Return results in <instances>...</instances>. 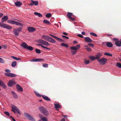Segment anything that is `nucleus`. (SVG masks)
Here are the masks:
<instances>
[{
    "label": "nucleus",
    "instance_id": "obj_43",
    "mask_svg": "<svg viewBox=\"0 0 121 121\" xmlns=\"http://www.w3.org/2000/svg\"><path fill=\"white\" fill-rule=\"evenodd\" d=\"M76 48L77 50L78 49L80 48V45L78 44L77 45L74 46Z\"/></svg>",
    "mask_w": 121,
    "mask_h": 121
},
{
    "label": "nucleus",
    "instance_id": "obj_4",
    "mask_svg": "<svg viewBox=\"0 0 121 121\" xmlns=\"http://www.w3.org/2000/svg\"><path fill=\"white\" fill-rule=\"evenodd\" d=\"M0 26L4 28H6L8 29H11L12 27L10 26L9 25L6 24L2 23L0 22Z\"/></svg>",
    "mask_w": 121,
    "mask_h": 121
},
{
    "label": "nucleus",
    "instance_id": "obj_48",
    "mask_svg": "<svg viewBox=\"0 0 121 121\" xmlns=\"http://www.w3.org/2000/svg\"><path fill=\"white\" fill-rule=\"evenodd\" d=\"M87 45L89 47H93L94 46V45L92 43H89Z\"/></svg>",
    "mask_w": 121,
    "mask_h": 121
},
{
    "label": "nucleus",
    "instance_id": "obj_60",
    "mask_svg": "<svg viewBox=\"0 0 121 121\" xmlns=\"http://www.w3.org/2000/svg\"><path fill=\"white\" fill-rule=\"evenodd\" d=\"M78 43V42L76 41H74L73 42V43L74 44H76V43Z\"/></svg>",
    "mask_w": 121,
    "mask_h": 121
},
{
    "label": "nucleus",
    "instance_id": "obj_47",
    "mask_svg": "<svg viewBox=\"0 0 121 121\" xmlns=\"http://www.w3.org/2000/svg\"><path fill=\"white\" fill-rule=\"evenodd\" d=\"M77 51H71V52L72 53V54L73 55H74L76 54Z\"/></svg>",
    "mask_w": 121,
    "mask_h": 121
},
{
    "label": "nucleus",
    "instance_id": "obj_23",
    "mask_svg": "<svg viewBox=\"0 0 121 121\" xmlns=\"http://www.w3.org/2000/svg\"><path fill=\"white\" fill-rule=\"evenodd\" d=\"M15 5L18 6H20L22 5V3L19 1H17L15 3Z\"/></svg>",
    "mask_w": 121,
    "mask_h": 121
},
{
    "label": "nucleus",
    "instance_id": "obj_35",
    "mask_svg": "<svg viewBox=\"0 0 121 121\" xmlns=\"http://www.w3.org/2000/svg\"><path fill=\"white\" fill-rule=\"evenodd\" d=\"M61 45L62 46L65 47L66 48H67L69 47L67 45L64 43H62Z\"/></svg>",
    "mask_w": 121,
    "mask_h": 121
},
{
    "label": "nucleus",
    "instance_id": "obj_28",
    "mask_svg": "<svg viewBox=\"0 0 121 121\" xmlns=\"http://www.w3.org/2000/svg\"><path fill=\"white\" fill-rule=\"evenodd\" d=\"M54 105L55 108L57 109V108H60L61 107V106L59 104H55Z\"/></svg>",
    "mask_w": 121,
    "mask_h": 121
},
{
    "label": "nucleus",
    "instance_id": "obj_42",
    "mask_svg": "<svg viewBox=\"0 0 121 121\" xmlns=\"http://www.w3.org/2000/svg\"><path fill=\"white\" fill-rule=\"evenodd\" d=\"M43 67L45 68H47L48 67V64L46 63L43 64Z\"/></svg>",
    "mask_w": 121,
    "mask_h": 121
},
{
    "label": "nucleus",
    "instance_id": "obj_58",
    "mask_svg": "<svg viewBox=\"0 0 121 121\" xmlns=\"http://www.w3.org/2000/svg\"><path fill=\"white\" fill-rule=\"evenodd\" d=\"M69 18L71 19V20L73 21H74L75 20V18H72V17H71V18Z\"/></svg>",
    "mask_w": 121,
    "mask_h": 121
},
{
    "label": "nucleus",
    "instance_id": "obj_45",
    "mask_svg": "<svg viewBox=\"0 0 121 121\" xmlns=\"http://www.w3.org/2000/svg\"><path fill=\"white\" fill-rule=\"evenodd\" d=\"M4 60H3V59L0 57V63H4Z\"/></svg>",
    "mask_w": 121,
    "mask_h": 121
},
{
    "label": "nucleus",
    "instance_id": "obj_31",
    "mask_svg": "<svg viewBox=\"0 0 121 121\" xmlns=\"http://www.w3.org/2000/svg\"><path fill=\"white\" fill-rule=\"evenodd\" d=\"M17 63V62L16 61H14L11 64L12 66L13 67H15Z\"/></svg>",
    "mask_w": 121,
    "mask_h": 121
},
{
    "label": "nucleus",
    "instance_id": "obj_64",
    "mask_svg": "<svg viewBox=\"0 0 121 121\" xmlns=\"http://www.w3.org/2000/svg\"><path fill=\"white\" fill-rule=\"evenodd\" d=\"M16 60H20L21 59L20 58H17L16 57Z\"/></svg>",
    "mask_w": 121,
    "mask_h": 121
},
{
    "label": "nucleus",
    "instance_id": "obj_55",
    "mask_svg": "<svg viewBox=\"0 0 121 121\" xmlns=\"http://www.w3.org/2000/svg\"><path fill=\"white\" fill-rule=\"evenodd\" d=\"M62 36L63 38H65L66 39H69V38L68 37H67V36H64V35H62Z\"/></svg>",
    "mask_w": 121,
    "mask_h": 121
},
{
    "label": "nucleus",
    "instance_id": "obj_39",
    "mask_svg": "<svg viewBox=\"0 0 121 121\" xmlns=\"http://www.w3.org/2000/svg\"><path fill=\"white\" fill-rule=\"evenodd\" d=\"M90 34L91 35L95 36L97 37V35L95 33H93V32H91L90 33Z\"/></svg>",
    "mask_w": 121,
    "mask_h": 121
},
{
    "label": "nucleus",
    "instance_id": "obj_32",
    "mask_svg": "<svg viewBox=\"0 0 121 121\" xmlns=\"http://www.w3.org/2000/svg\"><path fill=\"white\" fill-rule=\"evenodd\" d=\"M39 116L41 118V120L43 121H48L46 118V117H41L40 115H39Z\"/></svg>",
    "mask_w": 121,
    "mask_h": 121
},
{
    "label": "nucleus",
    "instance_id": "obj_10",
    "mask_svg": "<svg viewBox=\"0 0 121 121\" xmlns=\"http://www.w3.org/2000/svg\"><path fill=\"white\" fill-rule=\"evenodd\" d=\"M105 43L106 44V46L108 47L111 48L113 46V44L112 43L110 42H103L102 43V44H104Z\"/></svg>",
    "mask_w": 121,
    "mask_h": 121
},
{
    "label": "nucleus",
    "instance_id": "obj_8",
    "mask_svg": "<svg viewBox=\"0 0 121 121\" xmlns=\"http://www.w3.org/2000/svg\"><path fill=\"white\" fill-rule=\"evenodd\" d=\"M49 35L55 38L56 40H58L59 42H64V40L62 39H61L59 38H58L55 36H54L51 34H50Z\"/></svg>",
    "mask_w": 121,
    "mask_h": 121
},
{
    "label": "nucleus",
    "instance_id": "obj_2",
    "mask_svg": "<svg viewBox=\"0 0 121 121\" xmlns=\"http://www.w3.org/2000/svg\"><path fill=\"white\" fill-rule=\"evenodd\" d=\"M23 27L21 26L17 28L14 29L13 32L14 33L15 35L17 36L19 34V32L22 30Z\"/></svg>",
    "mask_w": 121,
    "mask_h": 121
},
{
    "label": "nucleus",
    "instance_id": "obj_52",
    "mask_svg": "<svg viewBox=\"0 0 121 121\" xmlns=\"http://www.w3.org/2000/svg\"><path fill=\"white\" fill-rule=\"evenodd\" d=\"M5 71L7 72H10V71L9 69H6L5 70Z\"/></svg>",
    "mask_w": 121,
    "mask_h": 121
},
{
    "label": "nucleus",
    "instance_id": "obj_6",
    "mask_svg": "<svg viewBox=\"0 0 121 121\" xmlns=\"http://www.w3.org/2000/svg\"><path fill=\"white\" fill-rule=\"evenodd\" d=\"M21 45L25 49L30 50V46H28V45L25 43H23L21 44Z\"/></svg>",
    "mask_w": 121,
    "mask_h": 121
},
{
    "label": "nucleus",
    "instance_id": "obj_18",
    "mask_svg": "<svg viewBox=\"0 0 121 121\" xmlns=\"http://www.w3.org/2000/svg\"><path fill=\"white\" fill-rule=\"evenodd\" d=\"M42 37L43 39L47 41L48 40L49 37V36L45 35H42Z\"/></svg>",
    "mask_w": 121,
    "mask_h": 121
},
{
    "label": "nucleus",
    "instance_id": "obj_38",
    "mask_svg": "<svg viewBox=\"0 0 121 121\" xmlns=\"http://www.w3.org/2000/svg\"><path fill=\"white\" fill-rule=\"evenodd\" d=\"M84 62L85 64L87 65L89 64L90 63V61L89 60H87L85 59L84 60Z\"/></svg>",
    "mask_w": 121,
    "mask_h": 121
},
{
    "label": "nucleus",
    "instance_id": "obj_21",
    "mask_svg": "<svg viewBox=\"0 0 121 121\" xmlns=\"http://www.w3.org/2000/svg\"><path fill=\"white\" fill-rule=\"evenodd\" d=\"M101 56V55L100 53H99L95 56V58L97 59L98 61V60H100L99 59Z\"/></svg>",
    "mask_w": 121,
    "mask_h": 121
},
{
    "label": "nucleus",
    "instance_id": "obj_53",
    "mask_svg": "<svg viewBox=\"0 0 121 121\" xmlns=\"http://www.w3.org/2000/svg\"><path fill=\"white\" fill-rule=\"evenodd\" d=\"M77 36L81 38H83V36L81 34H78L77 35Z\"/></svg>",
    "mask_w": 121,
    "mask_h": 121
},
{
    "label": "nucleus",
    "instance_id": "obj_29",
    "mask_svg": "<svg viewBox=\"0 0 121 121\" xmlns=\"http://www.w3.org/2000/svg\"><path fill=\"white\" fill-rule=\"evenodd\" d=\"M34 14L38 16L39 17H41L42 16V14L40 13L35 12L34 13Z\"/></svg>",
    "mask_w": 121,
    "mask_h": 121
},
{
    "label": "nucleus",
    "instance_id": "obj_41",
    "mask_svg": "<svg viewBox=\"0 0 121 121\" xmlns=\"http://www.w3.org/2000/svg\"><path fill=\"white\" fill-rule=\"evenodd\" d=\"M36 30L35 29L32 27H31V32H33Z\"/></svg>",
    "mask_w": 121,
    "mask_h": 121
},
{
    "label": "nucleus",
    "instance_id": "obj_15",
    "mask_svg": "<svg viewBox=\"0 0 121 121\" xmlns=\"http://www.w3.org/2000/svg\"><path fill=\"white\" fill-rule=\"evenodd\" d=\"M8 19V16H5L2 18L1 22H4L7 21Z\"/></svg>",
    "mask_w": 121,
    "mask_h": 121
},
{
    "label": "nucleus",
    "instance_id": "obj_63",
    "mask_svg": "<svg viewBox=\"0 0 121 121\" xmlns=\"http://www.w3.org/2000/svg\"><path fill=\"white\" fill-rule=\"evenodd\" d=\"M28 29L29 32H30V27H28Z\"/></svg>",
    "mask_w": 121,
    "mask_h": 121
},
{
    "label": "nucleus",
    "instance_id": "obj_7",
    "mask_svg": "<svg viewBox=\"0 0 121 121\" xmlns=\"http://www.w3.org/2000/svg\"><path fill=\"white\" fill-rule=\"evenodd\" d=\"M12 108L15 110L17 111V112L20 114H21L18 108L15 105L12 104L11 105Z\"/></svg>",
    "mask_w": 121,
    "mask_h": 121
},
{
    "label": "nucleus",
    "instance_id": "obj_62",
    "mask_svg": "<svg viewBox=\"0 0 121 121\" xmlns=\"http://www.w3.org/2000/svg\"><path fill=\"white\" fill-rule=\"evenodd\" d=\"M37 45H38V46H41L43 48V47H44V46L42 45L41 44H37Z\"/></svg>",
    "mask_w": 121,
    "mask_h": 121
},
{
    "label": "nucleus",
    "instance_id": "obj_54",
    "mask_svg": "<svg viewBox=\"0 0 121 121\" xmlns=\"http://www.w3.org/2000/svg\"><path fill=\"white\" fill-rule=\"evenodd\" d=\"M31 121H35V120L31 116Z\"/></svg>",
    "mask_w": 121,
    "mask_h": 121
},
{
    "label": "nucleus",
    "instance_id": "obj_26",
    "mask_svg": "<svg viewBox=\"0 0 121 121\" xmlns=\"http://www.w3.org/2000/svg\"><path fill=\"white\" fill-rule=\"evenodd\" d=\"M15 24L17 25H19V26H22L23 25V24L21 23L15 21Z\"/></svg>",
    "mask_w": 121,
    "mask_h": 121
},
{
    "label": "nucleus",
    "instance_id": "obj_14",
    "mask_svg": "<svg viewBox=\"0 0 121 121\" xmlns=\"http://www.w3.org/2000/svg\"><path fill=\"white\" fill-rule=\"evenodd\" d=\"M17 89L19 91L22 92L23 91V89L22 87L18 84L16 85Z\"/></svg>",
    "mask_w": 121,
    "mask_h": 121
},
{
    "label": "nucleus",
    "instance_id": "obj_22",
    "mask_svg": "<svg viewBox=\"0 0 121 121\" xmlns=\"http://www.w3.org/2000/svg\"><path fill=\"white\" fill-rule=\"evenodd\" d=\"M24 115L27 118H29V120H30V116L27 113L24 112Z\"/></svg>",
    "mask_w": 121,
    "mask_h": 121
},
{
    "label": "nucleus",
    "instance_id": "obj_17",
    "mask_svg": "<svg viewBox=\"0 0 121 121\" xmlns=\"http://www.w3.org/2000/svg\"><path fill=\"white\" fill-rule=\"evenodd\" d=\"M48 41L53 43H55L56 42V40L53 39L51 37H49V39Z\"/></svg>",
    "mask_w": 121,
    "mask_h": 121
},
{
    "label": "nucleus",
    "instance_id": "obj_11",
    "mask_svg": "<svg viewBox=\"0 0 121 121\" xmlns=\"http://www.w3.org/2000/svg\"><path fill=\"white\" fill-rule=\"evenodd\" d=\"M15 84L14 80H10L8 83V85L9 86H12Z\"/></svg>",
    "mask_w": 121,
    "mask_h": 121
},
{
    "label": "nucleus",
    "instance_id": "obj_33",
    "mask_svg": "<svg viewBox=\"0 0 121 121\" xmlns=\"http://www.w3.org/2000/svg\"><path fill=\"white\" fill-rule=\"evenodd\" d=\"M34 92L35 94L37 97H40L41 96V95L40 94H39L37 92H36L35 91H34Z\"/></svg>",
    "mask_w": 121,
    "mask_h": 121
},
{
    "label": "nucleus",
    "instance_id": "obj_34",
    "mask_svg": "<svg viewBox=\"0 0 121 121\" xmlns=\"http://www.w3.org/2000/svg\"><path fill=\"white\" fill-rule=\"evenodd\" d=\"M70 48L72 50H73L76 51H77V50L75 46L71 47H70Z\"/></svg>",
    "mask_w": 121,
    "mask_h": 121
},
{
    "label": "nucleus",
    "instance_id": "obj_51",
    "mask_svg": "<svg viewBox=\"0 0 121 121\" xmlns=\"http://www.w3.org/2000/svg\"><path fill=\"white\" fill-rule=\"evenodd\" d=\"M113 40L114 41H115L116 42H117V41H118V39H117L116 38H113Z\"/></svg>",
    "mask_w": 121,
    "mask_h": 121
},
{
    "label": "nucleus",
    "instance_id": "obj_61",
    "mask_svg": "<svg viewBox=\"0 0 121 121\" xmlns=\"http://www.w3.org/2000/svg\"><path fill=\"white\" fill-rule=\"evenodd\" d=\"M3 15V13H0V17H2Z\"/></svg>",
    "mask_w": 121,
    "mask_h": 121
},
{
    "label": "nucleus",
    "instance_id": "obj_44",
    "mask_svg": "<svg viewBox=\"0 0 121 121\" xmlns=\"http://www.w3.org/2000/svg\"><path fill=\"white\" fill-rule=\"evenodd\" d=\"M46 17H51V14L50 13L47 14L46 15Z\"/></svg>",
    "mask_w": 121,
    "mask_h": 121
},
{
    "label": "nucleus",
    "instance_id": "obj_12",
    "mask_svg": "<svg viewBox=\"0 0 121 121\" xmlns=\"http://www.w3.org/2000/svg\"><path fill=\"white\" fill-rule=\"evenodd\" d=\"M43 59L41 58H35L31 60V61L32 62H37L41 61L44 60Z\"/></svg>",
    "mask_w": 121,
    "mask_h": 121
},
{
    "label": "nucleus",
    "instance_id": "obj_9",
    "mask_svg": "<svg viewBox=\"0 0 121 121\" xmlns=\"http://www.w3.org/2000/svg\"><path fill=\"white\" fill-rule=\"evenodd\" d=\"M5 74L7 76H9L11 77H15L17 76V75L16 74L11 73H5Z\"/></svg>",
    "mask_w": 121,
    "mask_h": 121
},
{
    "label": "nucleus",
    "instance_id": "obj_37",
    "mask_svg": "<svg viewBox=\"0 0 121 121\" xmlns=\"http://www.w3.org/2000/svg\"><path fill=\"white\" fill-rule=\"evenodd\" d=\"M35 51L36 53H38L39 54L41 52L40 50L38 49H36L35 50Z\"/></svg>",
    "mask_w": 121,
    "mask_h": 121
},
{
    "label": "nucleus",
    "instance_id": "obj_46",
    "mask_svg": "<svg viewBox=\"0 0 121 121\" xmlns=\"http://www.w3.org/2000/svg\"><path fill=\"white\" fill-rule=\"evenodd\" d=\"M90 59L92 60H94L95 58V57H94V56H90Z\"/></svg>",
    "mask_w": 121,
    "mask_h": 121
},
{
    "label": "nucleus",
    "instance_id": "obj_20",
    "mask_svg": "<svg viewBox=\"0 0 121 121\" xmlns=\"http://www.w3.org/2000/svg\"><path fill=\"white\" fill-rule=\"evenodd\" d=\"M115 44L118 47H120L121 46V41H118L115 42Z\"/></svg>",
    "mask_w": 121,
    "mask_h": 121
},
{
    "label": "nucleus",
    "instance_id": "obj_57",
    "mask_svg": "<svg viewBox=\"0 0 121 121\" xmlns=\"http://www.w3.org/2000/svg\"><path fill=\"white\" fill-rule=\"evenodd\" d=\"M10 117L11 118H12V119L13 120V121H16L15 119L14 118H13V117H12V116H11Z\"/></svg>",
    "mask_w": 121,
    "mask_h": 121
},
{
    "label": "nucleus",
    "instance_id": "obj_13",
    "mask_svg": "<svg viewBox=\"0 0 121 121\" xmlns=\"http://www.w3.org/2000/svg\"><path fill=\"white\" fill-rule=\"evenodd\" d=\"M31 6H32L33 5L37 6L38 4V1H35L33 0H31Z\"/></svg>",
    "mask_w": 121,
    "mask_h": 121
},
{
    "label": "nucleus",
    "instance_id": "obj_27",
    "mask_svg": "<svg viewBox=\"0 0 121 121\" xmlns=\"http://www.w3.org/2000/svg\"><path fill=\"white\" fill-rule=\"evenodd\" d=\"M43 23L45 24H49L50 23L49 21L46 20H44L43 21Z\"/></svg>",
    "mask_w": 121,
    "mask_h": 121
},
{
    "label": "nucleus",
    "instance_id": "obj_1",
    "mask_svg": "<svg viewBox=\"0 0 121 121\" xmlns=\"http://www.w3.org/2000/svg\"><path fill=\"white\" fill-rule=\"evenodd\" d=\"M39 109L40 112L45 116H47L49 115V113L47 109L43 107H40Z\"/></svg>",
    "mask_w": 121,
    "mask_h": 121
},
{
    "label": "nucleus",
    "instance_id": "obj_19",
    "mask_svg": "<svg viewBox=\"0 0 121 121\" xmlns=\"http://www.w3.org/2000/svg\"><path fill=\"white\" fill-rule=\"evenodd\" d=\"M41 96L45 100L47 101H50V99L48 97L45 95H42Z\"/></svg>",
    "mask_w": 121,
    "mask_h": 121
},
{
    "label": "nucleus",
    "instance_id": "obj_5",
    "mask_svg": "<svg viewBox=\"0 0 121 121\" xmlns=\"http://www.w3.org/2000/svg\"><path fill=\"white\" fill-rule=\"evenodd\" d=\"M107 61V59L106 58H103L102 59L98 60V61L101 65H105Z\"/></svg>",
    "mask_w": 121,
    "mask_h": 121
},
{
    "label": "nucleus",
    "instance_id": "obj_16",
    "mask_svg": "<svg viewBox=\"0 0 121 121\" xmlns=\"http://www.w3.org/2000/svg\"><path fill=\"white\" fill-rule=\"evenodd\" d=\"M85 40L86 42L90 43L92 42V40L89 37H87L85 38Z\"/></svg>",
    "mask_w": 121,
    "mask_h": 121
},
{
    "label": "nucleus",
    "instance_id": "obj_40",
    "mask_svg": "<svg viewBox=\"0 0 121 121\" xmlns=\"http://www.w3.org/2000/svg\"><path fill=\"white\" fill-rule=\"evenodd\" d=\"M116 66L119 68H121V64L119 63H117L116 64Z\"/></svg>",
    "mask_w": 121,
    "mask_h": 121
},
{
    "label": "nucleus",
    "instance_id": "obj_50",
    "mask_svg": "<svg viewBox=\"0 0 121 121\" xmlns=\"http://www.w3.org/2000/svg\"><path fill=\"white\" fill-rule=\"evenodd\" d=\"M86 49L88 51H91V48H90L88 47H87V48H86Z\"/></svg>",
    "mask_w": 121,
    "mask_h": 121
},
{
    "label": "nucleus",
    "instance_id": "obj_36",
    "mask_svg": "<svg viewBox=\"0 0 121 121\" xmlns=\"http://www.w3.org/2000/svg\"><path fill=\"white\" fill-rule=\"evenodd\" d=\"M104 55H106L108 56H112V54H110L107 52L105 53H104Z\"/></svg>",
    "mask_w": 121,
    "mask_h": 121
},
{
    "label": "nucleus",
    "instance_id": "obj_56",
    "mask_svg": "<svg viewBox=\"0 0 121 121\" xmlns=\"http://www.w3.org/2000/svg\"><path fill=\"white\" fill-rule=\"evenodd\" d=\"M62 34L63 35H68V33L65 32H64Z\"/></svg>",
    "mask_w": 121,
    "mask_h": 121
},
{
    "label": "nucleus",
    "instance_id": "obj_3",
    "mask_svg": "<svg viewBox=\"0 0 121 121\" xmlns=\"http://www.w3.org/2000/svg\"><path fill=\"white\" fill-rule=\"evenodd\" d=\"M38 42V43H41L45 46H48L50 45L48 42L41 39H39Z\"/></svg>",
    "mask_w": 121,
    "mask_h": 121
},
{
    "label": "nucleus",
    "instance_id": "obj_24",
    "mask_svg": "<svg viewBox=\"0 0 121 121\" xmlns=\"http://www.w3.org/2000/svg\"><path fill=\"white\" fill-rule=\"evenodd\" d=\"M67 16L69 18H71V16H73V15L72 13L70 12H68Z\"/></svg>",
    "mask_w": 121,
    "mask_h": 121
},
{
    "label": "nucleus",
    "instance_id": "obj_49",
    "mask_svg": "<svg viewBox=\"0 0 121 121\" xmlns=\"http://www.w3.org/2000/svg\"><path fill=\"white\" fill-rule=\"evenodd\" d=\"M4 113L7 116H9L10 115V114L8 112H4Z\"/></svg>",
    "mask_w": 121,
    "mask_h": 121
},
{
    "label": "nucleus",
    "instance_id": "obj_30",
    "mask_svg": "<svg viewBox=\"0 0 121 121\" xmlns=\"http://www.w3.org/2000/svg\"><path fill=\"white\" fill-rule=\"evenodd\" d=\"M15 21H13L12 20H8V21L7 22H8L12 24H15Z\"/></svg>",
    "mask_w": 121,
    "mask_h": 121
},
{
    "label": "nucleus",
    "instance_id": "obj_25",
    "mask_svg": "<svg viewBox=\"0 0 121 121\" xmlns=\"http://www.w3.org/2000/svg\"><path fill=\"white\" fill-rule=\"evenodd\" d=\"M11 93L13 97L15 98H17V94L13 91H12Z\"/></svg>",
    "mask_w": 121,
    "mask_h": 121
},
{
    "label": "nucleus",
    "instance_id": "obj_59",
    "mask_svg": "<svg viewBox=\"0 0 121 121\" xmlns=\"http://www.w3.org/2000/svg\"><path fill=\"white\" fill-rule=\"evenodd\" d=\"M11 57L13 58V59H14V60H15L16 59V57H15L14 56H11Z\"/></svg>",
    "mask_w": 121,
    "mask_h": 121
}]
</instances>
